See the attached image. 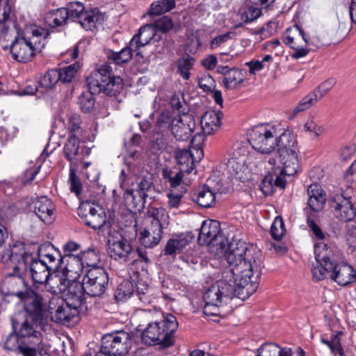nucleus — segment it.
<instances>
[{
	"label": "nucleus",
	"instance_id": "54",
	"mask_svg": "<svg viewBox=\"0 0 356 356\" xmlns=\"http://www.w3.org/2000/svg\"><path fill=\"white\" fill-rule=\"evenodd\" d=\"M91 90L88 88V91H85L79 97V105L83 112L89 113L91 111L95 106V98Z\"/></svg>",
	"mask_w": 356,
	"mask_h": 356
},
{
	"label": "nucleus",
	"instance_id": "45",
	"mask_svg": "<svg viewBox=\"0 0 356 356\" xmlns=\"http://www.w3.org/2000/svg\"><path fill=\"white\" fill-rule=\"evenodd\" d=\"M68 11L65 8H60L56 10L49 12L45 16L46 23L51 27L55 28L63 26L65 24Z\"/></svg>",
	"mask_w": 356,
	"mask_h": 356
},
{
	"label": "nucleus",
	"instance_id": "5",
	"mask_svg": "<svg viewBox=\"0 0 356 356\" xmlns=\"http://www.w3.org/2000/svg\"><path fill=\"white\" fill-rule=\"evenodd\" d=\"M259 162L255 152H249L247 145L236 143L227 163V172L230 178L245 182L257 172Z\"/></svg>",
	"mask_w": 356,
	"mask_h": 356
},
{
	"label": "nucleus",
	"instance_id": "59",
	"mask_svg": "<svg viewBox=\"0 0 356 356\" xmlns=\"http://www.w3.org/2000/svg\"><path fill=\"white\" fill-rule=\"evenodd\" d=\"M78 166L70 167V177L69 183L70 186V191L76 193L78 196L81 194L82 191V184L78 176L76 175V171Z\"/></svg>",
	"mask_w": 356,
	"mask_h": 356
},
{
	"label": "nucleus",
	"instance_id": "32",
	"mask_svg": "<svg viewBox=\"0 0 356 356\" xmlns=\"http://www.w3.org/2000/svg\"><path fill=\"white\" fill-rule=\"evenodd\" d=\"M39 256L42 258L40 260L47 261V266L54 273L58 272L62 268V264H64L63 257L49 244L39 249Z\"/></svg>",
	"mask_w": 356,
	"mask_h": 356
},
{
	"label": "nucleus",
	"instance_id": "44",
	"mask_svg": "<svg viewBox=\"0 0 356 356\" xmlns=\"http://www.w3.org/2000/svg\"><path fill=\"white\" fill-rule=\"evenodd\" d=\"M176 159L181 171L188 174L194 169V159L190 151L186 149L177 151Z\"/></svg>",
	"mask_w": 356,
	"mask_h": 356
},
{
	"label": "nucleus",
	"instance_id": "24",
	"mask_svg": "<svg viewBox=\"0 0 356 356\" xmlns=\"http://www.w3.org/2000/svg\"><path fill=\"white\" fill-rule=\"evenodd\" d=\"M108 254L115 260L126 261L130 254L133 253L130 243L122 236L109 237L108 239Z\"/></svg>",
	"mask_w": 356,
	"mask_h": 356
},
{
	"label": "nucleus",
	"instance_id": "42",
	"mask_svg": "<svg viewBox=\"0 0 356 356\" xmlns=\"http://www.w3.org/2000/svg\"><path fill=\"white\" fill-rule=\"evenodd\" d=\"M149 225L158 227L163 229L165 226L168 225L169 216L166 210L163 207H153L148 211Z\"/></svg>",
	"mask_w": 356,
	"mask_h": 356
},
{
	"label": "nucleus",
	"instance_id": "63",
	"mask_svg": "<svg viewBox=\"0 0 356 356\" xmlns=\"http://www.w3.org/2000/svg\"><path fill=\"white\" fill-rule=\"evenodd\" d=\"M200 88L205 92H211L216 86V81L209 74H204L198 79Z\"/></svg>",
	"mask_w": 356,
	"mask_h": 356
},
{
	"label": "nucleus",
	"instance_id": "36",
	"mask_svg": "<svg viewBox=\"0 0 356 356\" xmlns=\"http://www.w3.org/2000/svg\"><path fill=\"white\" fill-rule=\"evenodd\" d=\"M162 234V229L149 225L146 228L140 231L139 240L141 245L145 248H152L160 243Z\"/></svg>",
	"mask_w": 356,
	"mask_h": 356
},
{
	"label": "nucleus",
	"instance_id": "18",
	"mask_svg": "<svg viewBox=\"0 0 356 356\" xmlns=\"http://www.w3.org/2000/svg\"><path fill=\"white\" fill-rule=\"evenodd\" d=\"M330 205L333 214L341 222H347L355 220L356 207L351 200V197H345L343 193H337L331 197Z\"/></svg>",
	"mask_w": 356,
	"mask_h": 356
},
{
	"label": "nucleus",
	"instance_id": "27",
	"mask_svg": "<svg viewBox=\"0 0 356 356\" xmlns=\"http://www.w3.org/2000/svg\"><path fill=\"white\" fill-rule=\"evenodd\" d=\"M55 209L53 202L46 196H41L33 202L35 214L46 224H51L54 220Z\"/></svg>",
	"mask_w": 356,
	"mask_h": 356
},
{
	"label": "nucleus",
	"instance_id": "11",
	"mask_svg": "<svg viewBox=\"0 0 356 356\" xmlns=\"http://www.w3.org/2000/svg\"><path fill=\"white\" fill-rule=\"evenodd\" d=\"M77 213L86 225L97 229L99 234L103 236L110 234L111 223L106 220V213L102 208H96L90 202H82Z\"/></svg>",
	"mask_w": 356,
	"mask_h": 356
},
{
	"label": "nucleus",
	"instance_id": "53",
	"mask_svg": "<svg viewBox=\"0 0 356 356\" xmlns=\"http://www.w3.org/2000/svg\"><path fill=\"white\" fill-rule=\"evenodd\" d=\"M135 296L143 304H147L151 302L152 293L146 282H144L142 280H138L136 284Z\"/></svg>",
	"mask_w": 356,
	"mask_h": 356
},
{
	"label": "nucleus",
	"instance_id": "22",
	"mask_svg": "<svg viewBox=\"0 0 356 356\" xmlns=\"http://www.w3.org/2000/svg\"><path fill=\"white\" fill-rule=\"evenodd\" d=\"M83 140L84 138L74 136L68 137L63 152L65 158L70 163V167L79 166L84 156L90 153V150L84 145H80V141Z\"/></svg>",
	"mask_w": 356,
	"mask_h": 356
},
{
	"label": "nucleus",
	"instance_id": "60",
	"mask_svg": "<svg viewBox=\"0 0 356 356\" xmlns=\"http://www.w3.org/2000/svg\"><path fill=\"white\" fill-rule=\"evenodd\" d=\"M312 106V96L307 95L302 98L298 103V104L289 113L288 118L293 120L295 118L298 113L303 112L305 110L309 108Z\"/></svg>",
	"mask_w": 356,
	"mask_h": 356
},
{
	"label": "nucleus",
	"instance_id": "46",
	"mask_svg": "<svg viewBox=\"0 0 356 356\" xmlns=\"http://www.w3.org/2000/svg\"><path fill=\"white\" fill-rule=\"evenodd\" d=\"M326 191L318 184L313 183V212L322 211L327 202Z\"/></svg>",
	"mask_w": 356,
	"mask_h": 356
},
{
	"label": "nucleus",
	"instance_id": "62",
	"mask_svg": "<svg viewBox=\"0 0 356 356\" xmlns=\"http://www.w3.org/2000/svg\"><path fill=\"white\" fill-rule=\"evenodd\" d=\"M284 234V222L282 219L277 216L270 227V234L273 238L279 241Z\"/></svg>",
	"mask_w": 356,
	"mask_h": 356
},
{
	"label": "nucleus",
	"instance_id": "7",
	"mask_svg": "<svg viewBox=\"0 0 356 356\" xmlns=\"http://www.w3.org/2000/svg\"><path fill=\"white\" fill-rule=\"evenodd\" d=\"M250 144L261 154L270 153L280 141L277 129L270 124H259L252 128L249 133Z\"/></svg>",
	"mask_w": 356,
	"mask_h": 356
},
{
	"label": "nucleus",
	"instance_id": "58",
	"mask_svg": "<svg viewBox=\"0 0 356 356\" xmlns=\"http://www.w3.org/2000/svg\"><path fill=\"white\" fill-rule=\"evenodd\" d=\"M273 60L271 55H266L261 60H252L246 63V65L249 67V72L252 74H255L264 67H268L269 63Z\"/></svg>",
	"mask_w": 356,
	"mask_h": 356
},
{
	"label": "nucleus",
	"instance_id": "52",
	"mask_svg": "<svg viewBox=\"0 0 356 356\" xmlns=\"http://www.w3.org/2000/svg\"><path fill=\"white\" fill-rule=\"evenodd\" d=\"M80 64L76 62L67 67H64L57 70L58 73V79L63 83L71 82L75 76V74L80 69Z\"/></svg>",
	"mask_w": 356,
	"mask_h": 356
},
{
	"label": "nucleus",
	"instance_id": "30",
	"mask_svg": "<svg viewBox=\"0 0 356 356\" xmlns=\"http://www.w3.org/2000/svg\"><path fill=\"white\" fill-rule=\"evenodd\" d=\"M32 280L35 283L44 284L47 282L53 272L47 266L46 260L35 259L28 262Z\"/></svg>",
	"mask_w": 356,
	"mask_h": 356
},
{
	"label": "nucleus",
	"instance_id": "31",
	"mask_svg": "<svg viewBox=\"0 0 356 356\" xmlns=\"http://www.w3.org/2000/svg\"><path fill=\"white\" fill-rule=\"evenodd\" d=\"M156 36V29L153 26L146 25L140 28L138 33L135 35L130 41L131 47L137 50V56H142L140 51L141 47L148 44L151 40H158Z\"/></svg>",
	"mask_w": 356,
	"mask_h": 356
},
{
	"label": "nucleus",
	"instance_id": "17",
	"mask_svg": "<svg viewBox=\"0 0 356 356\" xmlns=\"http://www.w3.org/2000/svg\"><path fill=\"white\" fill-rule=\"evenodd\" d=\"M220 232L218 221L210 219L204 220L200 229L198 243L201 245L220 244L222 253L227 248V240L224 239Z\"/></svg>",
	"mask_w": 356,
	"mask_h": 356
},
{
	"label": "nucleus",
	"instance_id": "37",
	"mask_svg": "<svg viewBox=\"0 0 356 356\" xmlns=\"http://www.w3.org/2000/svg\"><path fill=\"white\" fill-rule=\"evenodd\" d=\"M112 67L108 63H104L101 65L96 71L90 74L87 78L86 81L88 87L92 92H97L99 90L98 84L102 83V81L111 76Z\"/></svg>",
	"mask_w": 356,
	"mask_h": 356
},
{
	"label": "nucleus",
	"instance_id": "40",
	"mask_svg": "<svg viewBox=\"0 0 356 356\" xmlns=\"http://www.w3.org/2000/svg\"><path fill=\"white\" fill-rule=\"evenodd\" d=\"M218 72L225 74L222 82L227 89H234L243 81L242 72L236 68L228 70L227 67H219Z\"/></svg>",
	"mask_w": 356,
	"mask_h": 356
},
{
	"label": "nucleus",
	"instance_id": "64",
	"mask_svg": "<svg viewBox=\"0 0 356 356\" xmlns=\"http://www.w3.org/2000/svg\"><path fill=\"white\" fill-rule=\"evenodd\" d=\"M257 356H278V345L274 343L263 344L258 349Z\"/></svg>",
	"mask_w": 356,
	"mask_h": 356
},
{
	"label": "nucleus",
	"instance_id": "49",
	"mask_svg": "<svg viewBox=\"0 0 356 356\" xmlns=\"http://www.w3.org/2000/svg\"><path fill=\"white\" fill-rule=\"evenodd\" d=\"M15 37H19V34L15 35V31L10 29L7 23L0 24V47L3 49L10 47Z\"/></svg>",
	"mask_w": 356,
	"mask_h": 356
},
{
	"label": "nucleus",
	"instance_id": "19",
	"mask_svg": "<svg viewBox=\"0 0 356 356\" xmlns=\"http://www.w3.org/2000/svg\"><path fill=\"white\" fill-rule=\"evenodd\" d=\"M24 271L8 273L1 282L0 291L4 298L8 296H17L19 299L25 297L29 289L28 284L22 276Z\"/></svg>",
	"mask_w": 356,
	"mask_h": 356
},
{
	"label": "nucleus",
	"instance_id": "28",
	"mask_svg": "<svg viewBox=\"0 0 356 356\" xmlns=\"http://www.w3.org/2000/svg\"><path fill=\"white\" fill-rule=\"evenodd\" d=\"M20 300L24 301V311L22 312L39 318L45 303L42 296L29 289L26 293L25 297Z\"/></svg>",
	"mask_w": 356,
	"mask_h": 356
},
{
	"label": "nucleus",
	"instance_id": "20",
	"mask_svg": "<svg viewBox=\"0 0 356 356\" xmlns=\"http://www.w3.org/2000/svg\"><path fill=\"white\" fill-rule=\"evenodd\" d=\"M214 182L213 179H207L206 184L199 189L195 197H193L199 206L204 208L211 207L215 203L216 194L225 193L231 188L229 184L224 186L218 183L215 184Z\"/></svg>",
	"mask_w": 356,
	"mask_h": 356
},
{
	"label": "nucleus",
	"instance_id": "41",
	"mask_svg": "<svg viewBox=\"0 0 356 356\" xmlns=\"http://www.w3.org/2000/svg\"><path fill=\"white\" fill-rule=\"evenodd\" d=\"M135 54L136 57L143 58V56H137V50L135 48L131 47V42H129V45L123 48L120 51L115 52L113 51H109L107 54L108 60L112 61L116 65H121L129 62L133 54Z\"/></svg>",
	"mask_w": 356,
	"mask_h": 356
},
{
	"label": "nucleus",
	"instance_id": "23",
	"mask_svg": "<svg viewBox=\"0 0 356 356\" xmlns=\"http://www.w3.org/2000/svg\"><path fill=\"white\" fill-rule=\"evenodd\" d=\"M195 125V119L192 115L184 114L174 118L171 132L177 140L186 141L191 138Z\"/></svg>",
	"mask_w": 356,
	"mask_h": 356
},
{
	"label": "nucleus",
	"instance_id": "2",
	"mask_svg": "<svg viewBox=\"0 0 356 356\" xmlns=\"http://www.w3.org/2000/svg\"><path fill=\"white\" fill-rule=\"evenodd\" d=\"M268 163L272 165V172L266 175L260 185V188L266 195L272 192L273 186L284 188L286 185L285 176L294 175L298 168L296 153V141L294 136L285 131L280 135L277 156L270 159Z\"/></svg>",
	"mask_w": 356,
	"mask_h": 356
},
{
	"label": "nucleus",
	"instance_id": "12",
	"mask_svg": "<svg viewBox=\"0 0 356 356\" xmlns=\"http://www.w3.org/2000/svg\"><path fill=\"white\" fill-rule=\"evenodd\" d=\"M49 311L54 321L66 326L79 321V309L60 298L50 300Z\"/></svg>",
	"mask_w": 356,
	"mask_h": 356
},
{
	"label": "nucleus",
	"instance_id": "9",
	"mask_svg": "<svg viewBox=\"0 0 356 356\" xmlns=\"http://www.w3.org/2000/svg\"><path fill=\"white\" fill-rule=\"evenodd\" d=\"M131 347V336L120 330L104 334L99 352L96 356H120L127 353Z\"/></svg>",
	"mask_w": 356,
	"mask_h": 356
},
{
	"label": "nucleus",
	"instance_id": "39",
	"mask_svg": "<svg viewBox=\"0 0 356 356\" xmlns=\"http://www.w3.org/2000/svg\"><path fill=\"white\" fill-rule=\"evenodd\" d=\"M98 86L99 90L95 93L103 92L111 97L116 96L123 88L122 79L120 76H113L99 83Z\"/></svg>",
	"mask_w": 356,
	"mask_h": 356
},
{
	"label": "nucleus",
	"instance_id": "35",
	"mask_svg": "<svg viewBox=\"0 0 356 356\" xmlns=\"http://www.w3.org/2000/svg\"><path fill=\"white\" fill-rule=\"evenodd\" d=\"M63 259L65 263L64 273L70 278L76 280L83 273H86V268L79 254L64 255Z\"/></svg>",
	"mask_w": 356,
	"mask_h": 356
},
{
	"label": "nucleus",
	"instance_id": "25",
	"mask_svg": "<svg viewBox=\"0 0 356 356\" xmlns=\"http://www.w3.org/2000/svg\"><path fill=\"white\" fill-rule=\"evenodd\" d=\"M38 319L24 312H19L12 318V326L19 337H31L36 332L34 323Z\"/></svg>",
	"mask_w": 356,
	"mask_h": 356
},
{
	"label": "nucleus",
	"instance_id": "13",
	"mask_svg": "<svg viewBox=\"0 0 356 356\" xmlns=\"http://www.w3.org/2000/svg\"><path fill=\"white\" fill-rule=\"evenodd\" d=\"M152 184V175L147 173L138 177L133 185L134 187L127 190L124 199L133 204L135 211H140L145 208L147 193L151 189Z\"/></svg>",
	"mask_w": 356,
	"mask_h": 356
},
{
	"label": "nucleus",
	"instance_id": "55",
	"mask_svg": "<svg viewBox=\"0 0 356 356\" xmlns=\"http://www.w3.org/2000/svg\"><path fill=\"white\" fill-rule=\"evenodd\" d=\"M58 73L57 70H51L41 76L39 85L44 90L51 89L58 82Z\"/></svg>",
	"mask_w": 356,
	"mask_h": 356
},
{
	"label": "nucleus",
	"instance_id": "34",
	"mask_svg": "<svg viewBox=\"0 0 356 356\" xmlns=\"http://www.w3.org/2000/svg\"><path fill=\"white\" fill-rule=\"evenodd\" d=\"M222 118V113L220 111H208L205 112L200 120L204 134L210 135L218 131L221 127Z\"/></svg>",
	"mask_w": 356,
	"mask_h": 356
},
{
	"label": "nucleus",
	"instance_id": "51",
	"mask_svg": "<svg viewBox=\"0 0 356 356\" xmlns=\"http://www.w3.org/2000/svg\"><path fill=\"white\" fill-rule=\"evenodd\" d=\"M81 118L78 115H72L67 122V130L69 131L70 136L76 138H85L84 131L81 126Z\"/></svg>",
	"mask_w": 356,
	"mask_h": 356
},
{
	"label": "nucleus",
	"instance_id": "33",
	"mask_svg": "<svg viewBox=\"0 0 356 356\" xmlns=\"http://www.w3.org/2000/svg\"><path fill=\"white\" fill-rule=\"evenodd\" d=\"M70 278L65 273L60 275L58 273L53 272L45 284L46 289L52 294L63 296L73 280L72 278Z\"/></svg>",
	"mask_w": 356,
	"mask_h": 356
},
{
	"label": "nucleus",
	"instance_id": "50",
	"mask_svg": "<svg viewBox=\"0 0 356 356\" xmlns=\"http://www.w3.org/2000/svg\"><path fill=\"white\" fill-rule=\"evenodd\" d=\"M134 294V285L129 280L122 282L115 292V298L118 302H124Z\"/></svg>",
	"mask_w": 356,
	"mask_h": 356
},
{
	"label": "nucleus",
	"instance_id": "61",
	"mask_svg": "<svg viewBox=\"0 0 356 356\" xmlns=\"http://www.w3.org/2000/svg\"><path fill=\"white\" fill-rule=\"evenodd\" d=\"M261 13L260 8L253 6H248L243 11L241 12V19L245 23H250L259 17Z\"/></svg>",
	"mask_w": 356,
	"mask_h": 356
},
{
	"label": "nucleus",
	"instance_id": "16",
	"mask_svg": "<svg viewBox=\"0 0 356 356\" xmlns=\"http://www.w3.org/2000/svg\"><path fill=\"white\" fill-rule=\"evenodd\" d=\"M324 272L318 273V281L330 278L342 286L356 282V270L346 263L334 262L330 269H325Z\"/></svg>",
	"mask_w": 356,
	"mask_h": 356
},
{
	"label": "nucleus",
	"instance_id": "4",
	"mask_svg": "<svg viewBox=\"0 0 356 356\" xmlns=\"http://www.w3.org/2000/svg\"><path fill=\"white\" fill-rule=\"evenodd\" d=\"M49 31L36 25L26 26L21 36L15 37L10 45L13 58L22 63L30 61L44 47Z\"/></svg>",
	"mask_w": 356,
	"mask_h": 356
},
{
	"label": "nucleus",
	"instance_id": "29",
	"mask_svg": "<svg viewBox=\"0 0 356 356\" xmlns=\"http://www.w3.org/2000/svg\"><path fill=\"white\" fill-rule=\"evenodd\" d=\"M86 294L85 287L82 282L73 279L62 299L79 309L85 302Z\"/></svg>",
	"mask_w": 356,
	"mask_h": 356
},
{
	"label": "nucleus",
	"instance_id": "48",
	"mask_svg": "<svg viewBox=\"0 0 356 356\" xmlns=\"http://www.w3.org/2000/svg\"><path fill=\"white\" fill-rule=\"evenodd\" d=\"M175 7L174 0H160L153 2L149 10L150 16L160 15L172 10Z\"/></svg>",
	"mask_w": 356,
	"mask_h": 356
},
{
	"label": "nucleus",
	"instance_id": "14",
	"mask_svg": "<svg viewBox=\"0 0 356 356\" xmlns=\"http://www.w3.org/2000/svg\"><path fill=\"white\" fill-rule=\"evenodd\" d=\"M86 294L92 297L102 295L108 286V276L103 268L86 270L82 279Z\"/></svg>",
	"mask_w": 356,
	"mask_h": 356
},
{
	"label": "nucleus",
	"instance_id": "10",
	"mask_svg": "<svg viewBox=\"0 0 356 356\" xmlns=\"http://www.w3.org/2000/svg\"><path fill=\"white\" fill-rule=\"evenodd\" d=\"M65 9L68 11V18L79 23L86 31L93 30L104 21V15L98 8L86 9L79 1L70 2Z\"/></svg>",
	"mask_w": 356,
	"mask_h": 356
},
{
	"label": "nucleus",
	"instance_id": "47",
	"mask_svg": "<svg viewBox=\"0 0 356 356\" xmlns=\"http://www.w3.org/2000/svg\"><path fill=\"white\" fill-rule=\"evenodd\" d=\"M79 254L85 266L86 270L92 268H99L97 266L100 261V255L97 250L88 248L85 251H81Z\"/></svg>",
	"mask_w": 356,
	"mask_h": 356
},
{
	"label": "nucleus",
	"instance_id": "43",
	"mask_svg": "<svg viewBox=\"0 0 356 356\" xmlns=\"http://www.w3.org/2000/svg\"><path fill=\"white\" fill-rule=\"evenodd\" d=\"M195 63L194 58L188 54L182 55L177 62V73L184 80H188L191 77L190 71L193 69Z\"/></svg>",
	"mask_w": 356,
	"mask_h": 356
},
{
	"label": "nucleus",
	"instance_id": "38",
	"mask_svg": "<svg viewBox=\"0 0 356 356\" xmlns=\"http://www.w3.org/2000/svg\"><path fill=\"white\" fill-rule=\"evenodd\" d=\"M19 335L17 334H10L4 342V348L10 351H15L20 353L24 356H35V349L31 348L19 341Z\"/></svg>",
	"mask_w": 356,
	"mask_h": 356
},
{
	"label": "nucleus",
	"instance_id": "8",
	"mask_svg": "<svg viewBox=\"0 0 356 356\" xmlns=\"http://www.w3.org/2000/svg\"><path fill=\"white\" fill-rule=\"evenodd\" d=\"M32 254L26 252L22 244H1L0 263L8 269L17 272L25 271L28 262L31 261Z\"/></svg>",
	"mask_w": 356,
	"mask_h": 356
},
{
	"label": "nucleus",
	"instance_id": "1",
	"mask_svg": "<svg viewBox=\"0 0 356 356\" xmlns=\"http://www.w3.org/2000/svg\"><path fill=\"white\" fill-rule=\"evenodd\" d=\"M222 253L229 265L223 277L234 284L242 300L248 298L259 286L261 269L259 252L240 241L227 244Z\"/></svg>",
	"mask_w": 356,
	"mask_h": 356
},
{
	"label": "nucleus",
	"instance_id": "15",
	"mask_svg": "<svg viewBox=\"0 0 356 356\" xmlns=\"http://www.w3.org/2000/svg\"><path fill=\"white\" fill-rule=\"evenodd\" d=\"M282 40L286 45L294 49L295 51L291 55L293 58H302L309 52L305 34L297 25L287 29L284 32Z\"/></svg>",
	"mask_w": 356,
	"mask_h": 356
},
{
	"label": "nucleus",
	"instance_id": "56",
	"mask_svg": "<svg viewBox=\"0 0 356 356\" xmlns=\"http://www.w3.org/2000/svg\"><path fill=\"white\" fill-rule=\"evenodd\" d=\"M174 117L169 111H163L157 118L156 127L159 131L163 132L167 129H172V124L174 122Z\"/></svg>",
	"mask_w": 356,
	"mask_h": 356
},
{
	"label": "nucleus",
	"instance_id": "3",
	"mask_svg": "<svg viewBox=\"0 0 356 356\" xmlns=\"http://www.w3.org/2000/svg\"><path fill=\"white\" fill-rule=\"evenodd\" d=\"M144 316L154 320L149 322L141 334L144 343L149 346L160 345L168 348L173 345V333L178 327L177 318L172 314H164L156 308L143 309Z\"/></svg>",
	"mask_w": 356,
	"mask_h": 356
},
{
	"label": "nucleus",
	"instance_id": "6",
	"mask_svg": "<svg viewBox=\"0 0 356 356\" xmlns=\"http://www.w3.org/2000/svg\"><path fill=\"white\" fill-rule=\"evenodd\" d=\"M234 297L242 300L234 284L223 277L210 286L204 293V314L207 316H219L220 307L227 304Z\"/></svg>",
	"mask_w": 356,
	"mask_h": 356
},
{
	"label": "nucleus",
	"instance_id": "57",
	"mask_svg": "<svg viewBox=\"0 0 356 356\" xmlns=\"http://www.w3.org/2000/svg\"><path fill=\"white\" fill-rule=\"evenodd\" d=\"M336 79L334 78H329L326 81L321 83L315 90L313 91L314 95V100L316 102L320 100L327 92H328L336 84ZM314 100V98H313Z\"/></svg>",
	"mask_w": 356,
	"mask_h": 356
},
{
	"label": "nucleus",
	"instance_id": "21",
	"mask_svg": "<svg viewBox=\"0 0 356 356\" xmlns=\"http://www.w3.org/2000/svg\"><path fill=\"white\" fill-rule=\"evenodd\" d=\"M314 255L316 266L313 268V281H318V273H325L324 268L330 269L335 262L334 252L330 247L324 242H318L314 245Z\"/></svg>",
	"mask_w": 356,
	"mask_h": 356
},
{
	"label": "nucleus",
	"instance_id": "26",
	"mask_svg": "<svg viewBox=\"0 0 356 356\" xmlns=\"http://www.w3.org/2000/svg\"><path fill=\"white\" fill-rule=\"evenodd\" d=\"M191 240V237L188 234L180 233L172 235L163 248V254L173 259L175 258L176 255L182 254L189 245Z\"/></svg>",
	"mask_w": 356,
	"mask_h": 356
}]
</instances>
